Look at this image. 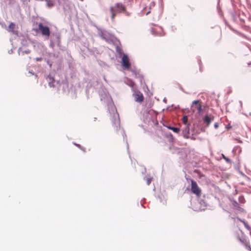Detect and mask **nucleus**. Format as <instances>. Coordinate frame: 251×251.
Wrapping results in <instances>:
<instances>
[{
    "label": "nucleus",
    "mask_w": 251,
    "mask_h": 251,
    "mask_svg": "<svg viewBox=\"0 0 251 251\" xmlns=\"http://www.w3.org/2000/svg\"><path fill=\"white\" fill-rule=\"evenodd\" d=\"M129 85L130 86V87H134V86L135 85V83L133 81H131L130 84H129Z\"/></svg>",
    "instance_id": "19"
},
{
    "label": "nucleus",
    "mask_w": 251,
    "mask_h": 251,
    "mask_svg": "<svg viewBox=\"0 0 251 251\" xmlns=\"http://www.w3.org/2000/svg\"><path fill=\"white\" fill-rule=\"evenodd\" d=\"M182 122L185 125H189L188 124V117L186 116H184L182 118Z\"/></svg>",
    "instance_id": "15"
},
{
    "label": "nucleus",
    "mask_w": 251,
    "mask_h": 251,
    "mask_svg": "<svg viewBox=\"0 0 251 251\" xmlns=\"http://www.w3.org/2000/svg\"><path fill=\"white\" fill-rule=\"evenodd\" d=\"M47 4H48L49 7H50V6H52L53 5V4L52 3H50L49 2H48Z\"/></svg>",
    "instance_id": "21"
},
{
    "label": "nucleus",
    "mask_w": 251,
    "mask_h": 251,
    "mask_svg": "<svg viewBox=\"0 0 251 251\" xmlns=\"http://www.w3.org/2000/svg\"><path fill=\"white\" fill-rule=\"evenodd\" d=\"M25 52H26V53H29V52H30V51H25Z\"/></svg>",
    "instance_id": "24"
},
{
    "label": "nucleus",
    "mask_w": 251,
    "mask_h": 251,
    "mask_svg": "<svg viewBox=\"0 0 251 251\" xmlns=\"http://www.w3.org/2000/svg\"><path fill=\"white\" fill-rule=\"evenodd\" d=\"M238 219L242 223H243L244 226H245V227L248 229V230H251V228L250 227V226H249V225H248V224L244 220H242L239 218H238Z\"/></svg>",
    "instance_id": "14"
},
{
    "label": "nucleus",
    "mask_w": 251,
    "mask_h": 251,
    "mask_svg": "<svg viewBox=\"0 0 251 251\" xmlns=\"http://www.w3.org/2000/svg\"><path fill=\"white\" fill-rule=\"evenodd\" d=\"M151 178H148L147 180V184L148 185H149L151 182Z\"/></svg>",
    "instance_id": "20"
},
{
    "label": "nucleus",
    "mask_w": 251,
    "mask_h": 251,
    "mask_svg": "<svg viewBox=\"0 0 251 251\" xmlns=\"http://www.w3.org/2000/svg\"><path fill=\"white\" fill-rule=\"evenodd\" d=\"M38 30L40 31L43 36L49 37L50 35V30L48 26H44L41 23L38 24Z\"/></svg>",
    "instance_id": "4"
},
{
    "label": "nucleus",
    "mask_w": 251,
    "mask_h": 251,
    "mask_svg": "<svg viewBox=\"0 0 251 251\" xmlns=\"http://www.w3.org/2000/svg\"><path fill=\"white\" fill-rule=\"evenodd\" d=\"M191 192L198 197H200L201 193L200 188L198 186L197 182L193 179L191 180Z\"/></svg>",
    "instance_id": "3"
},
{
    "label": "nucleus",
    "mask_w": 251,
    "mask_h": 251,
    "mask_svg": "<svg viewBox=\"0 0 251 251\" xmlns=\"http://www.w3.org/2000/svg\"><path fill=\"white\" fill-rule=\"evenodd\" d=\"M213 120V118L209 117L208 116H205L203 118V122L206 124V126H208L210 124L211 122Z\"/></svg>",
    "instance_id": "11"
},
{
    "label": "nucleus",
    "mask_w": 251,
    "mask_h": 251,
    "mask_svg": "<svg viewBox=\"0 0 251 251\" xmlns=\"http://www.w3.org/2000/svg\"><path fill=\"white\" fill-rule=\"evenodd\" d=\"M133 96L136 102H142L144 100V98L143 95L139 91H135L133 94Z\"/></svg>",
    "instance_id": "6"
},
{
    "label": "nucleus",
    "mask_w": 251,
    "mask_h": 251,
    "mask_svg": "<svg viewBox=\"0 0 251 251\" xmlns=\"http://www.w3.org/2000/svg\"><path fill=\"white\" fill-rule=\"evenodd\" d=\"M109 10L111 15V20L112 21H114L116 15L122 12H125L126 8L122 3L118 2L115 3L114 5L111 6Z\"/></svg>",
    "instance_id": "1"
},
{
    "label": "nucleus",
    "mask_w": 251,
    "mask_h": 251,
    "mask_svg": "<svg viewBox=\"0 0 251 251\" xmlns=\"http://www.w3.org/2000/svg\"><path fill=\"white\" fill-rule=\"evenodd\" d=\"M193 112H197L198 113H201L202 111L201 102L200 100H194L191 107Z\"/></svg>",
    "instance_id": "2"
},
{
    "label": "nucleus",
    "mask_w": 251,
    "mask_h": 251,
    "mask_svg": "<svg viewBox=\"0 0 251 251\" xmlns=\"http://www.w3.org/2000/svg\"><path fill=\"white\" fill-rule=\"evenodd\" d=\"M214 126H215V127L216 128H217L218 127V123H215V125H214Z\"/></svg>",
    "instance_id": "22"
},
{
    "label": "nucleus",
    "mask_w": 251,
    "mask_h": 251,
    "mask_svg": "<svg viewBox=\"0 0 251 251\" xmlns=\"http://www.w3.org/2000/svg\"><path fill=\"white\" fill-rule=\"evenodd\" d=\"M122 64L123 67L126 69H129L130 67V64L129 61V58L127 55L124 54L122 59Z\"/></svg>",
    "instance_id": "7"
},
{
    "label": "nucleus",
    "mask_w": 251,
    "mask_h": 251,
    "mask_svg": "<svg viewBox=\"0 0 251 251\" xmlns=\"http://www.w3.org/2000/svg\"><path fill=\"white\" fill-rule=\"evenodd\" d=\"M190 125H186V127L185 128L183 129V132L184 133H187L188 134L189 133V126Z\"/></svg>",
    "instance_id": "16"
},
{
    "label": "nucleus",
    "mask_w": 251,
    "mask_h": 251,
    "mask_svg": "<svg viewBox=\"0 0 251 251\" xmlns=\"http://www.w3.org/2000/svg\"><path fill=\"white\" fill-rule=\"evenodd\" d=\"M152 32L154 35L158 36H163L165 34L163 28L157 25L152 28Z\"/></svg>",
    "instance_id": "5"
},
{
    "label": "nucleus",
    "mask_w": 251,
    "mask_h": 251,
    "mask_svg": "<svg viewBox=\"0 0 251 251\" xmlns=\"http://www.w3.org/2000/svg\"><path fill=\"white\" fill-rule=\"evenodd\" d=\"M222 156H223V158L228 163H231V160L228 159V158H227L226 157L224 154H222Z\"/></svg>",
    "instance_id": "18"
},
{
    "label": "nucleus",
    "mask_w": 251,
    "mask_h": 251,
    "mask_svg": "<svg viewBox=\"0 0 251 251\" xmlns=\"http://www.w3.org/2000/svg\"><path fill=\"white\" fill-rule=\"evenodd\" d=\"M231 201L234 209L239 211H242L243 209L240 206L239 204L236 201L231 200Z\"/></svg>",
    "instance_id": "10"
},
{
    "label": "nucleus",
    "mask_w": 251,
    "mask_h": 251,
    "mask_svg": "<svg viewBox=\"0 0 251 251\" xmlns=\"http://www.w3.org/2000/svg\"><path fill=\"white\" fill-rule=\"evenodd\" d=\"M239 201L242 203H244L246 201L244 197L242 196H241L239 197Z\"/></svg>",
    "instance_id": "17"
},
{
    "label": "nucleus",
    "mask_w": 251,
    "mask_h": 251,
    "mask_svg": "<svg viewBox=\"0 0 251 251\" xmlns=\"http://www.w3.org/2000/svg\"><path fill=\"white\" fill-rule=\"evenodd\" d=\"M167 127L169 129L172 130L174 132L176 133H178L179 131H180L179 128H178V127H172V126H168Z\"/></svg>",
    "instance_id": "13"
},
{
    "label": "nucleus",
    "mask_w": 251,
    "mask_h": 251,
    "mask_svg": "<svg viewBox=\"0 0 251 251\" xmlns=\"http://www.w3.org/2000/svg\"><path fill=\"white\" fill-rule=\"evenodd\" d=\"M121 51H122V50H120V52L121 53Z\"/></svg>",
    "instance_id": "25"
},
{
    "label": "nucleus",
    "mask_w": 251,
    "mask_h": 251,
    "mask_svg": "<svg viewBox=\"0 0 251 251\" xmlns=\"http://www.w3.org/2000/svg\"><path fill=\"white\" fill-rule=\"evenodd\" d=\"M15 24L14 23H11L9 25L8 28L7 29V30L8 32H11L14 34H17L18 33V32L17 31L15 30Z\"/></svg>",
    "instance_id": "8"
},
{
    "label": "nucleus",
    "mask_w": 251,
    "mask_h": 251,
    "mask_svg": "<svg viewBox=\"0 0 251 251\" xmlns=\"http://www.w3.org/2000/svg\"><path fill=\"white\" fill-rule=\"evenodd\" d=\"M47 79L48 81H49V84L50 87H54V79H53V77L49 75L47 76Z\"/></svg>",
    "instance_id": "12"
},
{
    "label": "nucleus",
    "mask_w": 251,
    "mask_h": 251,
    "mask_svg": "<svg viewBox=\"0 0 251 251\" xmlns=\"http://www.w3.org/2000/svg\"><path fill=\"white\" fill-rule=\"evenodd\" d=\"M42 60L41 58H36V60L37 61H41Z\"/></svg>",
    "instance_id": "23"
},
{
    "label": "nucleus",
    "mask_w": 251,
    "mask_h": 251,
    "mask_svg": "<svg viewBox=\"0 0 251 251\" xmlns=\"http://www.w3.org/2000/svg\"><path fill=\"white\" fill-rule=\"evenodd\" d=\"M238 239L242 243L245 245L248 250H249L250 251H251V247L250 245V243L246 240V239L245 238H239Z\"/></svg>",
    "instance_id": "9"
}]
</instances>
